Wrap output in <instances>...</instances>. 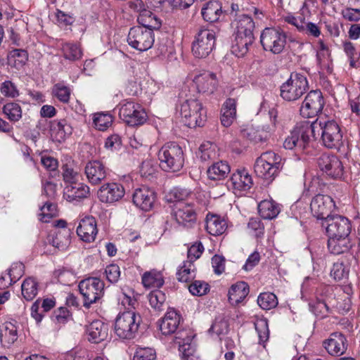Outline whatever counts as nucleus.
I'll list each match as a JSON object with an SVG mask.
<instances>
[{
    "label": "nucleus",
    "instance_id": "10",
    "mask_svg": "<svg viewBox=\"0 0 360 360\" xmlns=\"http://www.w3.org/2000/svg\"><path fill=\"white\" fill-rule=\"evenodd\" d=\"M153 30L143 26H134L128 33L127 42L130 46L139 51L150 49L154 44Z\"/></svg>",
    "mask_w": 360,
    "mask_h": 360
},
{
    "label": "nucleus",
    "instance_id": "28",
    "mask_svg": "<svg viewBox=\"0 0 360 360\" xmlns=\"http://www.w3.org/2000/svg\"><path fill=\"white\" fill-rule=\"evenodd\" d=\"M50 131L53 140L61 143L72 134V127L66 119L55 120L51 122Z\"/></svg>",
    "mask_w": 360,
    "mask_h": 360
},
{
    "label": "nucleus",
    "instance_id": "43",
    "mask_svg": "<svg viewBox=\"0 0 360 360\" xmlns=\"http://www.w3.org/2000/svg\"><path fill=\"white\" fill-rule=\"evenodd\" d=\"M181 323L180 316H163L158 322L160 330L164 335L174 333Z\"/></svg>",
    "mask_w": 360,
    "mask_h": 360
},
{
    "label": "nucleus",
    "instance_id": "59",
    "mask_svg": "<svg viewBox=\"0 0 360 360\" xmlns=\"http://www.w3.org/2000/svg\"><path fill=\"white\" fill-rule=\"evenodd\" d=\"M133 360H156L155 350L151 347H138Z\"/></svg>",
    "mask_w": 360,
    "mask_h": 360
},
{
    "label": "nucleus",
    "instance_id": "7",
    "mask_svg": "<svg viewBox=\"0 0 360 360\" xmlns=\"http://www.w3.org/2000/svg\"><path fill=\"white\" fill-rule=\"evenodd\" d=\"M287 34L281 28L266 27L260 35V43L266 51L280 54L285 49Z\"/></svg>",
    "mask_w": 360,
    "mask_h": 360
},
{
    "label": "nucleus",
    "instance_id": "18",
    "mask_svg": "<svg viewBox=\"0 0 360 360\" xmlns=\"http://www.w3.org/2000/svg\"><path fill=\"white\" fill-rule=\"evenodd\" d=\"M195 334L191 330H184L177 333L175 342L179 345L182 360H196L195 347L192 344Z\"/></svg>",
    "mask_w": 360,
    "mask_h": 360
},
{
    "label": "nucleus",
    "instance_id": "36",
    "mask_svg": "<svg viewBox=\"0 0 360 360\" xmlns=\"http://www.w3.org/2000/svg\"><path fill=\"white\" fill-rule=\"evenodd\" d=\"M328 248L334 255H340L347 252L352 248L349 237L328 236Z\"/></svg>",
    "mask_w": 360,
    "mask_h": 360
},
{
    "label": "nucleus",
    "instance_id": "22",
    "mask_svg": "<svg viewBox=\"0 0 360 360\" xmlns=\"http://www.w3.org/2000/svg\"><path fill=\"white\" fill-rule=\"evenodd\" d=\"M124 195L122 185L117 183H108L101 186L98 191L99 200L105 203H112L120 200Z\"/></svg>",
    "mask_w": 360,
    "mask_h": 360
},
{
    "label": "nucleus",
    "instance_id": "19",
    "mask_svg": "<svg viewBox=\"0 0 360 360\" xmlns=\"http://www.w3.org/2000/svg\"><path fill=\"white\" fill-rule=\"evenodd\" d=\"M328 236L349 237L352 226L348 219L340 215L331 217L325 221Z\"/></svg>",
    "mask_w": 360,
    "mask_h": 360
},
{
    "label": "nucleus",
    "instance_id": "34",
    "mask_svg": "<svg viewBox=\"0 0 360 360\" xmlns=\"http://www.w3.org/2000/svg\"><path fill=\"white\" fill-rule=\"evenodd\" d=\"M205 229L212 236L223 234L227 229L226 220L217 214H207L206 217Z\"/></svg>",
    "mask_w": 360,
    "mask_h": 360
},
{
    "label": "nucleus",
    "instance_id": "23",
    "mask_svg": "<svg viewBox=\"0 0 360 360\" xmlns=\"http://www.w3.org/2000/svg\"><path fill=\"white\" fill-rule=\"evenodd\" d=\"M89 182L92 185L100 184L108 175L106 167L98 160L89 161L84 168Z\"/></svg>",
    "mask_w": 360,
    "mask_h": 360
},
{
    "label": "nucleus",
    "instance_id": "64",
    "mask_svg": "<svg viewBox=\"0 0 360 360\" xmlns=\"http://www.w3.org/2000/svg\"><path fill=\"white\" fill-rule=\"evenodd\" d=\"M105 273L106 278L111 283H117L120 276V267L115 264L108 265L105 268Z\"/></svg>",
    "mask_w": 360,
    "mask_h": 360
},
{
    "label": "nucleus",
    "instance_id": "30",
    "mask_svg": "<svg viewBox=\"0 0 360 360\" xmlns=\"http://www.w3.org/2000/svg\"><path fill=\"white\" fill-rule=\"evenodd\" d=\"M89 341L93 343H99L108 337L107 326L99 320L92 321L86 330Z\"/></svg>",
    "mask_w": 360,
    "mask_h": 360
},
{
    "label": "nucleus",
    "instance_id": "3",
    "mask_svg": "<svg viewBox=\"0 0 360 360\" xmlns=\"http://www.w3.org/2000/svg\"><path fill=\"white\" fill-rule=\"evenodd\" d=\"M160 167L165 172H179L184 164V154L181 147L175 142L163 145L158 151Z\"/></svg>",
    "mask_w": 360,
    "mask_h": 360
},
{
    "label": "nucleus",
    "instance_id": "50",
    "mask_svg": "<svg viewBox=\"0 0 360 360\" xmlns=\"http://www.w3.org/2000/svg\"><path fill=\"white\" fill-rule=\"evenodd\" d=\"M255 327L258 334L259 342L265 343L269 337L268 320L264 316H260L256 320Z\"/></svg>",
    "mask_w": 360,
    "mask_h": 360
},
{
    "label": "nucleus",
    "instance_id": "61",
    "mask_svg": "<svg viewBox=\"0 0 360 360\" xmlns=\"http://www.w3.org/2000/svg\"><path fill=\"white\" fill-rule=\"evenodd\" d=\"M1 94L7 98H14L19 96L16 86L9 80L4 82L0 86Z\"/></svg>",
    "mask_w": 360,
    "mask_h": 360
},
{
    "label": "nucleus",
    "instance_id": "13",
    "mask_svg": "<svg viewBox=\"0 0 360 360\" xmlns=\"http://www.w3.org/2000/svg\"><path fill=\"white\" fill-rule=\"evenodd\" d=\"M310 126L309 122H304L297 125L285 138L283 147L292 150L298 148L301 150L305 148L309 141Z\"/></svg>",
    "mask_w": 360,
    "mask_h": 360
},
{
    "label": "nucleus",
    "instance_id": "58",
    "mask_svg": "<svg viewBox=\"0 0 360 360\" xmlns=\"http://www.w3.org/2000/svg\"><path fill=\"white\" fill-rule=\"evenodd\" d=\"M40 221L47 223L50 219L57 215V205L54 203L47 202L41 208Z\"/></svg>",
    "mask_w": 360,
    "mask_h": 360
},
{
    "label": "nucleus",
    "instance_id": "55",
    "mask_svg": "<svg viewBox=\"0 0 360 360\" xmlns=\"http://www.w3.org/2000/svg\"><path fill=\"white\" fill-rule=\"evenodd\" d=\"M53 94L60 102L68 103L70 98L71 89L63 84L57 83L53 87Z\"/></svg>",
    "mask_w": 360,
    "mask_h": 360
},
{
    "label": "nucleus",
    "instance_id": "38",
    "mask_svg": "<svg viewBox=\"0 0 360 360\" xmlns=\"http://www.w3.org/2000/svg\"><path fill=\"white\" fill-rule=\"evenodd\" d=\"M17 339L16 326L11 322L4 323L0 330V340L2 345L5 347H9Z\"/></svg>",
    "mask_w": 360,
    "mask_h": 360
},
{
    "label": "nucleus",
    "instance_id": "1",
    "mask_svg": "<svg viewBox=\"0 0 360 360\" xmlns=\"http://www.w3.org/2000/svg\"><path fill=\"white\" fill-rule=\"evenodd\" d=\"M232 25L234 28V41L231 51L237 57H243L255 40V22L250 16L241 15L233 20Z\"/></svg>",
    "mask_w": 360,
    "mask_h": 360
},
{
    "label": "nucleus",
    "instance_id": "15",
    "mask_svg": "<svg viewBox=\"0 0 360 360\" xmlns=\"http://www.w3.org/2000/svg\"><path fill=\"white\" fill-rule=\"evenodd\" d=\"M173 215L176 221L183 227L191 229L197 221V213L193 205L178 201L174 207Z\"/></svg>",
    "mask_w": 360,
    "mask_h": 360
},
{
    "label": "nucleus",
    "instance_id": "24",
    "mask_svg": "<svg viewBox=\"0 0 360 360\" xmlns=\"http://www.w3.org/2000/svg\"><path fill=\"white\" fill-rule=\"evenodd\" d=\"M323 345L329 354L340 356L346 352L347 341L343 334L335 332L330 334L323 342Z\"/></svg>",
    "mask_w": 360,
    "mask_h": 360
},
{
    "label": "nucleus",
    "instance_id": "14",
    "mask_svg": "<svg viewBox=\"0 0 360 360\" xmlns=\"http://www.w3.org/2000/svg\"><path fill=\"white\" fill-rule=\"evenodd\" d=\"M325 101L320 90H312L306 96L300 108V115L303 117H315L324 107Z\"/></svg>",
    "mask_w": 360,
    "mask_h": 360
},
{
    "label": "nucleus",
    "instance_id": "35",
    "mask_svg": "<svg viewBox=\"0 0 360 360\" xmlns=\"http://www.w3.org/2000/svg\"><path fill=\"white\" fill-rule=\"evenodd\" d=\"M142 284L146 288H160L165 283L164 276L160 271L152 269L143 273Z\"/></svg>",
    "mask_w": 360,
    "mask_h": 360
},
{
    "label": "nucleus",
    "instance_id": "21",
    "mask_svg": "<svg viewBox=\"0 0 360 360\" xmlns=\"http://www.w3.org/2000/svg\"><path fill=\"white\" fill-rule=\"evenodd\" d=\"M155 198V193L152 189L147 186H141L135 189L132 200L136 207L147 212L153 207Z\"/></svg>",
    "mask_w": 360,
    "mask_h": 360
},
{
    "label": "nucleus",
    "instance_id": "49",
    "mask_svg": "<svg viewBox=\"0 0 360 360\" xmlns=\"http://www.w3.org/2000/svg\"><path fill=\"white\" fill-rule=\"evenodd\" d=\"M259 306L264 309L269 310L275 308L278 305V298L276 295L272 292H265L260 293L257 298Z\"/></svg>",
    "mask_w": 360,
    "mask_h": 360
},
{
    "label": "nucleus",
    "instance_id": "56",
    "mask_svg": "<svg viewBox=\"0 0 360 360\" xmlns=\"http://www.w3.org/2000/svg\"><path fill=\"white\" fill-rule=\"evenodd\" d=\"M229 323L226 316H217L209 331L217 335H224L228 332Z\"/></svg>",
    "mask_w": 360,
    "mask_h": 360
},
{
    "label": "nucleus",
    "instance_id": "52",
    "mask_svg": "<svg viewBox=\"0 0 360 360\" xmlns=\"http://www.w3.org/2000/svg\"><path fill=\"white\" fill-rule=\"evenodd\" d=\"M70 233L69 229L58 231L52 238V244L54 247L64 250L70 243Z\"/></svg>",
    "mask_w": 360,
    "mask_h": 360
},
{
    "label": "nucleus",
    "instance_id": "46",
    "mask_svg": "<svg viewBox=\"0 0 360 360\" xmlns=\"http://www.w3.org/2000/svg\"><path fill=\"white\" fill-rule=\"evenodd\" d=\"M193 264L191 262H184L176 272V278L179 282L190 283L195 277Z\"/></svg>",
    "mask_w": 360,
    "mask_h": 360
},
{
    "label": "nucleus",
    "instance_id": "48",
    "mask_svg": "<svg viewBox=\"0 0 360 360\" xmlns=\"http://www.w3.org/2000/svg\"><path fill=\"white\" fill-rule=\"evenodd\" d=\"M343 50L347 55L349 65L352 68H356L360 65V53L356 50L353 43L349 41H345L342 44Z\"/></svg>",
    "mask_w": 360,
    "mask_h": 360
},
{
    "label": "nucleus",
    "instance_id": "57",
    "mask_svg": "<svg viewBox=\"0 0 360 360\" xmlns=\"http://www.w3.org/2000/svg\"><path fill=\"white\" fill-rule=\"evenodd\" d=\"M349 269L343 262L334 263L330 271V275L335 281H341L347 278L349 276Z\"/></svg>",
    "mask_w": 360,
    "mask_h": 360
},
{
    "label": "nucleus",
    "instance_id": "39",
    "mask_svg": "<svg viewBox=\"0 0 360 360\" xmlns=\"http://www.w3.org/2000/svg\"><path fill=\"white\" fill-rule=\"evenodd\" d=\"M137 21L139 26L151 30H159L161 27L160 20L148 9V7L139 14Z\"/></svg>",
    "mask_w": 360,
    "mask_h": 360
},
{
    "label": "nucleus",
    "instance_id": "29",
    "mask_svg": "<svg viewBox=\"0 0 360 360\" xmlns=\"http://www.w3.org/2000/svg\"><path fill=\"white\" fill-rule=\"evenodd\" d=\"M250 292V288L247 283L239 281L233 284L229 290V301L233 306H238L242 303Z\"/></svg>",
    "mask_w": 360,
    "mask_h": 360
},
{
    "label": "nucleus",
    "instance_id": "4",
    "mask_svg": "<svg viewBox=\"0 0 360 360\" xmlns=\"http://www.w3.org/2000/svg\"><path fill=\"white\" fill-rule=\"evenodd\" d=\"M282 167L281 157L273 151H267L257 158L254 170L257 176L266 180H273Z\"/></svg>",
    "mask_w": 360,
    "mask_h": 360
},
{
    "label": "nucleus",
    "instance_id": "63",
    "mask_svg": "<svg viewBox=\"0 0 360 360\" xmlns=\"http://www.w3.org/2000/svg\"><path fill=\"white\" fill-rule=\"evenodd\" d=\"M283 20L285 22L295 26L299 32H304L305 18L302 15L295 16L289 13L283 17Z\"/></svg>",
    "mask_w": 360,
    "mask_h": 360
},
{
    "label": "nucleus",
    "instance_id": "8",
    "mask_svg": "<svg viewBox=\"0 0 360 360\" xmlns=\"http://www.w3.org/2000/svg\"><path fill=\"white\" fill-rule=\"evenodd\" d=\"M216 41L213 30L200 27L196 32L192 43V53L195 58H205L213 51Z\"/></svg>",
    "mask_w": 360,
    "mask_h": 360
},
{
    "label": "nucleus",
    "instance_id": "9",
    "mask_svg": "<svg viewBox=\"0 0 360 360\" xmlns=\"http://www.w3.org/2000/svg\"><path fill=\"white\" fill-rule=\"evenodd\" d=\"M118 108L120 118L129 126L141 125L147 120L145 110L139 103L131 101H124Z\"/></svg>",
    "mask_w": 360,
    "mask_h": 360
},
{
    "label": "nucleus",
    "instance_id": "31",
    "mask_svg": "<svg viewBox=\"0 0 360 360\" xmlns=\"http://www.w3.org/2000/svg\"><path fill=\"white\" fill-rule=\"evenodd\" d=\"M233 188L238 191H248L252 186V176L245 169H237L230 179Z\"/></svg>",
    "mask_w": 360,
    "mask_h": 360
},
{
    "label": "nucleus",
    "instance_id": "25",
    "mask_svg": "<svg viewBox=\"0 0 360 360\" xmlns=\"http://www.w3.org/2000/svg\"><path fill=\"white\" fill-rule=\"evenodd\" d=\"M77 233L84 242H94L98 233L96 219L94 217L88 216L81 219L77 228Z\"/></svg>",
    "mask_w": 360,
    "mask_h": 360
},
{
    "label": "nucleus",
    "instance_id": "26",
    "mask_svg": "<svg viewBox=\"0 0 360 360\" xmlns=\"http://www.w3.org/2000/svg\"><path fill=\"white\" fill-rule=\"evenodd\" d=\"M198 91L202 94H212L217 89L218 81L213 72H205L196 75L193 79Z\"/></svg>",
    "mask_w": 360,
    "mask_h": 360
},
{
    "label": "nucleus",
    "instance_id": "16",
    "mask_svg": "<svg viewBox=\"0 0 360 360\" xmlns=\"http://www.w3.org/2000/svg\"><path fill=\"white\" fill-rule=\"evenodd\" d=\"M319 169L332 179H340L343 176L344 167L335 155L322 154L318 159Z\"/></svg>",
    "mask_w": 360,
    "mask_h": 360
},
{
    "label": "nucleus",
    "instance_id": "5",
    "mask_svg": "<svg viewBox=\"0 0 360 360\" xmlns=\"http://www.w3.org/2000/svg\"><path fill=\"white\" fill-rule=\"evenodd\" d=\"M180 113L183 122L190 128L202 127L207 121V110L196 98L186 99L181 105Z\"/></svg>",
    "mask_w": 360,
    "mask_h": 360
},
{
    "label": "nucleus",
    "instance_id": "27",
    "mask_svg": "<svg viewBox=\"0 0 360 360\" xmlns=\"http://www.w3.org/2000/svg\"><path fill=\"white\" fill-rule=\"evenodd\" d=\"M201 15L205 21L213 23L219 22L224 16L222 4L219 0H210L204 4Z\"/></svg>",
    "mask_w": 360,
    "mask_h": 360
},
{
    "label": "nucleus",
    "instance_id": "40",
    "mask_svg": "<svg viewBox=\"0 0 360 360\" xmlns=\"http://www.w3.org/2000/svg\"><path fill=\"white\" fill-rule=\"evenodd\" d=\"M230 171V166L226 162L219 161L208 168L207 176L212 180H221L226 177Z\"/></svg>",
    "mask_w": 360,
    "mask_h": 360
},
{
    "label": "nucleus",
    "instance_id": "44",
    "mask_svg": "<svg viewBox=\"0 0 360 360\" xmlns=\"http://www.w3.org/2000/svg\"><path fill=\"white\" fill-rule=\"evenodd\" d=\"M22 295L27 300H33L38 292V282L33 277L26 278L21 285Z\"/></svg>",
    "mask_w": 360,
    "mask_h": 360
},
{
    "label": "nucleus",
    "instance_id": "37",
    "mask_svg": "<svg viewBox=\"0 0 360 360\" xmlns=\"http://www.w3.org/2000/svg\"><path fill=\"white\" fill-rule=\"evenodd\" d=\"M236 115V101L229 98L224 102L221 108V122L224 127H229Z\"/></svg>",
    "mask_w": 360,
    "mask_h": 360
},
{
    "label": "nucleus",
    "instance_id": "12",
    "mask_svg": "<svg viewBox=\"0 0 360 360\" xmlns=\"http://www.w3.org/2000/svg\"><path fill=\"white\" fill-rule=\"evenodd\" d=\"M141 321V316H117L113 324L115 335L122 340L135 338Z\"/></svg>",
    "mask_w": 360,
    "mask_h": 360
},
{
    "label": "nucleus",
    "instance_id": "45",
    "mask_svg": "<svg viewBox=\"0 0 360 360\" xmlns=\"http://www.w3.org/2000/svg\"><path fill=\"white\" fill-rule=\"evenodd\" d=\"M61 51L64 58L71 61L79 60L82 56V49L77 44L63 43L61 46Z\"/></svg>",
    "mask_w": 360,
    "mask_h": 360
},
{
    "label": "nucleus",
    "instance_id": "62",
    "mask_svg": "<svg viewBox=\"0 0 360 360\" xmlns=\"http://www.w3.org/2000/svg\"><path fill=\"white\" fill-rule=\"evenodd\" d=\"M204 251V247L201 242L195 243L188 250V259L187 262H191L192 264L198 258Z\"/></svg>",
    "mask_w": 360,
    "mask_h": 360
},
{
    "label": "nucleus",
    "instance_id": "33",
    "mask_svg": "<svg viewBox=\"0 0 360 360\" xmlns=\"http://www.w3.org/2000/svg\"><path fill=\"white\" fill-rule=\"evenodd\" d=\"M148 300L150 305L154 309L155 312L161 313L165 308H167V311L165 315H169L171 313H174L175 315H178L174 309H170L167 307L165 303V294L159 290H153L148 295Z\"/></svg>",
    "mask_w": 360,
    "mask_h": 360
},
{
    "label": "nucleus",
    "instance_id": "60",
    "mask_svg": "<svg viewBox=\"0 0 360 360\" xmlns=\"http://www.w3.org/2000/svg\"><path fill=\"white\" fill-rule=\"evenodd\" d=\"M188 290L193 295L202 296L210 290V286L205 281H194L189 285Z\"/></svg>",
    "mask_w": 360,
    "mask_h": 360
},
{
    "label": "nucleus",
    "instance_id": "17",
    "mask_svg": "<svg viewBox=\"0 0 360 360\" xmlns=\"http://www.w3.org/2000/svg\"><path fill=\"white\" fill-rule=\"evenodd\" d=\"M333 198L326 195L318 194L314 197L310 204L311 211L317 219L328 220L333 209L335 207Z\"/></svg>",
    "mask_w": 360,
    "mask_h": 360
},
{
    "label": "nucleus",
    "instance_id": "6",
    "mask_svg": "<svg viewBox=\"0 0 360 360\" xmlns=\"http://www.w3.org/2000/svg\"><path fill=\"white\" fill-rule=\"evenodd\" d=\"M309 89L307 77L297 72H292L290 78L281 86V96L287 101L300 98Z\"/></svg>",
    "mask_w": 360,
    "mask_h": 360
},
{
    "label": "nucleus",
    "instance_id": "47",
    "mask_svg": "<svg viewBox=\"0 0 360 360\" xmlns=\"http://www.w3.org/2000/svg\"><path fill=\"white\" fill-rule=\"evenodd\" d=\"M200 158L203 162L216 160L219 155L217 146L210 142L203 143L199 148Z\"/></svg>",
    "mask_w": 360,
    "mask_h": 360
},
{
    "label": "nucleus",
    "instance_id": "42",
    "mask_svg": "<svg viewBox=\"0 0 360 360\" xmlns=\"http://www.w3.org/2000/svg\"><path fill=\"white\" fill-rule=\"evenodd\" d=\"M139 304L136 300L123 294L121 299V303L119 304L118 315H139L140 312L137 310Z\"/></svg>",
    "mask_w": 360,
    "mask_h": 360
},
{
    "label": "nucleus",
    "instance_id": "53",
    "mask_svg": "<svg viewBox=\"0 0 360 360\" xmlns=\"http://www.w3.org/2000/svg\"><path fill=\"white\" fill-rule=\"evenodd\" d=\"M62 175L65 183L70 184L79 181L81 174L77 169L70 164H65L62 166Z\"/></svg>",
    "mask_w": 360,
    "mask_h": 360
},
{
    "label": "nucleus",
    "instance_id": "51",
    "mask_svg": "<svg viewBox=\"0 0 360 360\" xmlns=\"http://www.w3.org/2000/svg\"><path fill=\"white\" fill-rule=\"evenodd\" d=\"M3 112L11 122H18L22 117V108L16 103H8L4 105Z\"/></svg>",
    "mask_w": 360,
    "mask_h": 360
},
{
    "label": "nucleus",
    "instance_id": "41",
    "mask_svg": "<svg viewBox=\"0 0 360 360\" xmlns=\"http://www.w3.org/2000/svg\"><path fill=\"white\" fill-rule=\"evenodd\" d=\"M258 210L262 218L271 219L279 214L280 207L274 201L264 200L258 205Z\"/></svg>",
    "mask_w": 360,
    "mask_h": 360
},
{
    "label": "nucleus",
    "instance_id": "20",
    "mask_svg": "<svg viewBox=\"0 0 360 360\" xmlns=\"http://www.w3.org/2000/svg\"><path fill=\"white\" fill-rule=\"evenodd\" d=\"M270 124L262 125L261 130L250 129L248 133L250 140L258 143L267 140L271 134L275 131L277 123V110L271 108L269 112Z\"/></svg>",
    "mask_w": 360,
    "mask_h": 360
},
{
    "label": "nucleus",
    "instance_id": "32",
    "mask_svg": "<svg viewBox=\"0 0 360 360\" xmlns=\"http://www.w3.org/2000/svg\"><path fill=\"white\" fill-rule=\"evenodd\" d=\"M89 193V187L83 183L77 182L67 186L64 189V196L70 202L86 198Z\"/></svg>",
    "mask_w": 360,
    "mask_h": 360
},
{
    "label": "nucleus",
    "instance_id": "2",
    "mask_svg": "<svg viewBox=\"0 0 360 360\" xmlns=\"http://www.w3.org/2000/svg\"><path fill=\"white\" fill-rule=\"evenodd\" d=\"M310 126V133L316 139L321 136L323 145L330 149H339L342 146V132L335 120L325 122L316 119Z\"/></svg>",
    "mask_w": 360,
    "mask_h": 360
},
{
    "label": "nucleus",
    "instance_id": "11",
    "mask_svg": "<svg viewBox=\"0 0 360 360\" xmlns=\"http://www.w3.org/2000/svg\"><path fill=\"white\" fill-rule=\"evenodd\" d=\"M79 290L84 297V306L89 307L103 297L104 283L98 278L89 277L79 282Z\"/></svg>",
    "mask_w": 360,
    "mask_h": 360
},
{
    "label": "nucleus",
    "instance_id": "54",
    "mask_svg": "<svg viewBox=\"0 0 360 360\" xmlns=\"http://www.w3.org/2000/svg\"><path fill=\"white\" fill-rule=\"evenodd\" d=\"M93 122L98 130L105 131L111 126L112 117L110 114L96 113L94 115Z\"/></svg>",
    "mask_w": 360,
    "mask_h": 360
}]
</instances>
